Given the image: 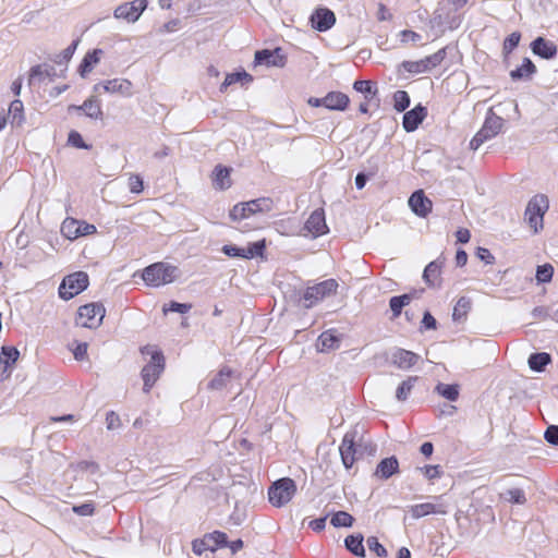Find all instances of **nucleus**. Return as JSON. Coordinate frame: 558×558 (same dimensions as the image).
<instances>
[{"label":"nucleus","instance_id":"1","mask_svg":"<svg viewBox=\"0 0 558 558\" xmlns=\"http://www.w3.org/2000/svg\"><path fill=\"white\" fill-rule=\"evenodd\" d=\"M179 272L177 266L158 262L143 269L142 279L147 286L158 288L177 280Z\"/></svg>","mask_w":558,"mask_h":558},{"label":"nucleus","instance_id":"2","mask_svg":"<svg viewBox=\"0 0 558 558\" xmlns=\"http://www.w3.org/2000/svg\"><path fill=\"white\" fill-rule=\"evenodd\" d=\"M143 354H150V361L142 369V378L144 381V392H149L161 373L165 369V357L160 351H156L150 345L142 349Z\"/></svg>","mask_w":558,"mask_h":558},{"label":"nucleus","instance_id":"3","mask_svg":"<svg viewBox=\"0 0 558 558\" xmlns=\"http://www.w3.org/2000/svg\"><path fill=\"white\" fill-rule=\"evenodd\" d=\"M295 493V482L290 477H282L270 485L268 500L272 506L280 508L290 502Z\"/></svg>","mask_w":558,"mask_h":558},{"label":"nucleus","instance_id":"4","mask_svg":"<svg viewBox=\"0 0 558 558\" xmlns=\"http://www.w3.org/2000/svg\"><path fill=\"white\" fill-rule=\"evenodd\" d=\"M504 126V119L496 116L490 109L486 116L483 126L470 142V149H478L485 142L495 137Z\"/></svg>","mask_w":558,"mask_h":558},{"label":"nucleus","instance_id":"5","mask_svg":"<svg viewBox=\"0 0 558 558\" xmlns=\"http://www.w3.org/2000/svg\"><path fill=\"white\" fill-rule=\"evenodd\" d=\"M88 275L84 271H76L63 278L59 287V296L69 301L83 292L88 287Z\"/></svg>","mask_w":558,"mask_h":558},{"label":"nucleus","instance_id":"6","mask_svg":"<svg viewBox=\"0 0 558 558\" xmlns=\"http://www.w3.org/2000/svg\"><path fill=\"white\" fill-rule=\"evenodd\" d=\"M547 209L548 199L543 194L535 195L529 202L524 213V218L534 232H537L543 228V217Z\"/></svg>","mask_w":558,"mask_h":558},{"label":"nucleus","instance_id":"7","mask_svg":"<svg viewBox=\"0 0 558 558\" xmlns=\"http://www.w3.org/2000/svg\"><path fill=\"white\" fill-rule=\"evenodd\" d=\"M338 282L335 279L324 280L313 287H308L303 294V305L305 308L313 307L323 299L337 292Z\"/></svg>","mask_w":558,"mask_h":558},{"label":"nucleus","instance_id":"8","mask_svg":"<svg viewBox=\"0 0 558 558\" xmlns=\"http://www.w3.org/2000/svg\"><path fill=\"white\" fill-rule=\"evenodd\" d=\"M271 209V201L269 198H257L252 199L246 203H240L233 206V208L229 213V217L233 221H239L245 218H248L250 216L263 213V211H269Z\"/></svg>","mask_w":558,"mask_h":558},{"label":"nucleus","instance_id":"9","mask_svg":"<svg viewBox=\"0 0 558 558\" xmlns=\"http://www.w3.org/2000/svg\"><path fill=\"white\" fill-rule=\"evenodd\" d=\"M446 48H441L437 52L418 61H403L401 66L411 74L424 73L439 65L446 58Z\"/></svg>","mask_w":558,"mask_h":558},{"label":"nucleus","instance_id":"10","mask_svg":"<svg viewBox=\"0 0 558 558\" xmlns=\"http://www.w3.org/2000/svg\"><path fill=\"white\" fill-rule=\"evenodd\" d=\"M105 312V307L100 303L85 304L78 308L77 324L86 328L97 327L101 324Z\"/></svg>","mask_w":558,"mask_h":558},{"label":"nucleus","instance_id":"11","mask_svg":"<svg viewBox=\"0 0 558 558\" xmlns=\"http://www.w3.org/2000/svg\"><path fill=\"white\" fill-rule=\"evenodd\" d=\"M147 0H134L125 2L116 8L113 16L117 20H124L129 23H135L147 8Z\"/></svg>","mask_w":558,"mask_h":558},{"label":"nucleus","instance_id":"12","mask_svg":"<svg viewBox=\"0 0 558 558\" xmlns=\"http://www.w3.org/2000/svg\"><path fill=\"white\" fill-rule=\"evenodd\" d=\"M354 438V432L345 433L339 447L341 460L345 469L352 468L355 460L357 459V454H360L359 448L361 445L356 446Z\"/></svg>","mask_w":558,"mask_h":558},{"label":"nucleus","instance_id":"13","mask_svg":"<svg viewBox=\"0 0 558 558\" xmlns=\"http://www.w3.org/2000/svg\"><path fill=\"white\" fill-rule=\"evenodd\" d=\"M61 231L68 239H76L82 235H89L96 233L97 229L94 225L80 222L75 219H66L63 221Z\"/></svg>","mask_w":558,"mask_h":558},{"label":"nucleus","instance_id":"14","mask_svg":"<svg viewBox=\"0 0 558 558\" xmlns=\"http://www.w3.org/2000/svg\"><path fill=\"white\" fill-rule=\"evenodd\" d=\"M287 61L286 56L282 53L281 48H276L274 50L263 49L255 52L254 62L256 65H267V66H284Z\"/></svg>","mask_w":558,"mask_h":558},{"label":"nucleus","instance_id":"15","mask_svg":"<svg viewBox=\"0 0 558 558\" xmlns=\"http://www.w3.org/2000/svg\"><path fill=\"white\" fill-rule=\"evenodd\" d=\"M132 86L131 81L126 78H113L96 84L94 90L98 92L101 87L106 93L131 97L133 95Z\"/></svg>","mask_w":558,"mask_h":558},{"label":"nucleus","instance_id":"16","mask_svg":"<svg viewBox=\"0 0 558 558\" xmlns=\"http://www.w3.org/2000/svg\"><path fill=\"white\" fill-rule=\"evenodd\" d=\"M304 230L307 231L312 235V238H318L328 232L324 209H315L310 215V217L305 221Z\"/></svg>","mask_w":558,"mask_h":558},{"label":"nucleus","instance_id":"17","mask_svg":"<svg viewBox=\"0 0 558 558\" xmlns=\"http://www.w3.org/2000/svg\"><path fill=\"white\" fill-rule=\"evenodd\" d=\"M311 22L318 32H326L335 25L336 15L327 8H319L312 14Z\"/></svg>","mask_w":558,"mask_h":558},{"label":"nucleus","instance_id":"18","mask_svg":"<svg viewBox=\"0 0 558 558\" xmlns=\"http://www.w3.org/2000/svg\"><path fill=\"white\" fill-rule=\"evenodd\" d=\"M409 206L416 216L424 218L430 213L433 204L424 192L418 190L410 196Z\"/></svg>","mask_w":558,"mask_h":558},{"label":"nucleus","instance_id":"19","mask_svg":"<svg viewBox=\"0 0 558 558\" xmlns=\"http://www.w3.org/2000/svg\"><path fill=\"white\" fill-rule=\"evenodd\" d=\"M530 48L534 54L546 60H550L557 54L555 43L541 36L531 43Z\"/></svg>","mask_w":558,"mask_h":558},{"label":"nucleus","instance_id":"20","mask_svg":"<svg viewBox=\"0 0 558 558\" xmlns=\"http://www.w3.org/2000/svg\"><path fill=\"white\" fill-rule=\"evenodd\" d=\"M427 114V109L422 106L417 105L410 111H407L403 116L402 126L407 132H413L415 131L418 125L423 122Z\"/></svg>","mask_w":558,"mask_h":558},{"label":"nucleus","instance_id":"21","mask_svg":"<svg viewBox=\"0 0 558 558\" xmlns=\"http://www.w3.org/2000/svg\"><path fill=\"white\" fill-rule=\"evenodd\" d=\"M410 512L414 519H420L428 514H446L448 511L441 502H424L411 506Z\"/></svg>","mask_w":558,"mask_h":558},{"label":"nucleus","instance_id":"22","mask_svg":"<svg viewBox=\"0 0 558 558\" xmlns=\"http://www.w3.org/2000/svg\"><path fill=\"white\" fill-rule=\"evenodd\" d=\"M77 110V111H84L86 117L94 119V120H100L102 119V110H101V102L100 100L92 96L88 99H86L81 106L72 105L69 107V110Z\"/></svg>","mask_w":558,"mask_h":558},{"label":"nucleus","instance_id":"23","mask_svg":"<svg viewBox=\"0 0 558 558\" xmlns=\"http://www.w3.org/2000/svg\"><path fill=\"white\" fill-rule=\"evenodd\" d=\"M397 473H399V461L395 456H391L379 461L374 476L379 480H388Z\"/></svg>","mask_w":558,"mask_h":558},{"label":"nucleus","instance_id":"24","mask_svg":"<svg viewBox=\"0 0 558 558\" xmlns=\"http://www.w3.org/2000/svg\"><path fill=\"white\" fill-rule=\"evenodd\" d=\"M418 359L420 356L416 353L404 349H397L392 353V363L402 369L412 367Z\"/></svg>","mask_w":558,"mask_h":558},{"label":"nucleus","instance_id":"25","mask_svg":"<svg viewBox=\"0 0 558 558\" xmlns=\"http://www.w3.org/2000/svg\"><path fill=\"white\" fill-rule=\"evenodd\" d=\"M349 101V97L340 92H330L323 97L324 107L330 110H344Z\"/></svg>","mask_w":558,"mask_h":558},{"label":"nucleus","instance_id":"26","mask_svg":"<svg viewBox=\"0 0 558 558\" xmlns=\"http://www.w3.org/2000/svg\"><path fill=\"white\" fill-rule=\"evenodd\" d=\"M102 53L104 51L101 49H94L84 56L78 66V72L82 77H86V75L93 71L94 66L99 63Z\"/></svg>","mask_w":558,"mask_h":558},{"label":"nucleus","instance_id":"27","mask_svg":"<svg viewBox=\"0 0 558 558\" xmlns=\"http://www.w3.org/2000/svg\"><path fill=\"white\" fill-rule=\"evenodd\" d=\"M535 72V64L531 61L530 58H524L521 66L510 72V77L512 81L530 80Z\"/></svg>","mask_w":558,"mask_h":558},{"label":"nucleus","instance_id":"28","mask_svg":"<svg viewBox=\"0 0 558 558\" xmlns=\"http://www.w3.org/2000/svg\"><path fill=\"white\" fill-rule=\"evenodd\" d=\"M214 186L218 190H227L231 186L230 169L218 165L214 170Z\"/></svg>","mask_w":558,"mask_h":558},{"label":"nucleus","instance_id":"29","mask_svg":"<svg viewBox=\"0 0 558 558\" xmlns=\"http://www.w3.org/2000/svg\"><path fill=\"white\" fill-rule=\"evenodd\" d=\"M8 119L13 126H21L24 123V106L20 99H15L10 104Z\"/></svg>","mask_w":558,"mask_h":558},{"label":"nucleus","instance_id":"30","mask_svg":"<svg viewBox=\"0 0 558 558\" xmlns=\"http://www.w3.org/2000/svg\"><path fill=\"white\" fill-rule=\"evenodd\" d=\"M56 75V70L51 65H35L29 72V84H34L36 81L41 82L45 78L52 81Z\"/></svg>","mask_w":558,"mask_h":558},{"label":"nucleus","instance_id":"31","mask_svg":"<svg viewBox=\"0 0 558 558\" xmlns=\"http://www.w3.org/2000/svg\"><path fill=\"white\" fill-rule=\"evenodd\" d=\"M466 1L468 0H444L440 3V8L437 10L438 17L447 21L449 19V14L462 9L466 4Z\"/></svg>","mask_w":558,"mask_h":558},{"label":"nucleus","instance_id":"32","mask_svg":"<svg viewBox=\"0 0 558 558\" xmlns=\"http://www.w3.org/2000/svg\"><path fill=\"white\" fill-rule=\"evenodd\" d=\"M232 376L231 368L225 366L222 367L208 383V388L211 390H220L225 388L230 381Z\"/></svg>","mask_w":558,"mask_h":558},{"label":"nucleus","instance_id":"33","mask_svg":"<svg viewBox=\"0 0 558 558\" xmlns=\"http://www.w3.org/2000/svg\"><path fill=\"white\" fill-rule=\"evenodd\" d=\"M363 541L364 538L362 534L349 535L344 539V545L345 548L353 555L357 557H364L365 548L363 546Z\"/></svg>","mask_w":558,"mask_h":558},{"label":"nucleus","instance_id":"34","mask_svg":"<svg viewBox=\"0 0 558 558\" xmlns=\"http://www.w3.org/2000/svg\"><path fill=\"white\" fill-rule=\"evenodd\" d=\"M20 357V351L13 345H2L0 350V365L14 367Z\"/></svg>","mask_w":558,"mask_h":558},{"label":"nucleus","instance_id":"35","mask_svg":"<svg viewBox=\"0 0 558 558\" xmlns=\"http://www.w3.org/2000/svg\"><path fill=\"white\" fill-rule=\"evenodd\" d=\"M551 362L550 354L546 352L533 353L529 357V366L532 371L542 372Z\"/></svg>","mask_w":558,"mask_h":558},{"label":"nucleus","instance_id":"36","mask_svg":"<svg viewBox=\"0 0 558 558\" xmlns=\"http://www.w3.org/2000/svg\"><path fill=\"white\" fill-rule=\"evenodd\" d=\"M340 339L330 331L323 332L318 338L317 347L320 351L333 350L339 347Z\"/></svg>","mask_w":558,"mask_h":558},{"label":"nucleus","instance_id":"37","mask_svg":"<svg viewBox=\"0 0 558 558\" xmlns=\"http://www.w3.org/2000/svg\"><path fill=\"white\" fill-rule=\"evenodd\" d=\"M471 310V301L469 298L466 296H461L454 307H453V312H452V318L453 320L458 322V320H462L466 317L469 311Z\"/></svg>","mask_w":558,"mask_h":558},{"label":"nucleus","instance_id":"38","mask_svg":"<svg viewBox=\"0 0 558 558\" xmlns=\"http://www.w3.org/2000/svg\"><path fill=\"white\" fill-rule=\"evenodd\" d=\"M435 391L439 396H441L442 398H445L449 401H456L459 398V386L456 384L448 385V384L439 383L435 387Z\"/></svg>","mask_w":558,"mask_h":558},{"label":"nucleus","instance_id":"39","mask_svg":"<svg viewBox=\"0 0 558 558\" xmlns=\"http://www.w3.org/2000/svg\"><path fill=\"white\" fill-rule=\"evenodd\" d=\"M252 81H253L252 75L245 71L230 73V74H227L223 83L220 86V90L225 92L229 86L233 85L236 82L243 83V82H252Z\"/></svg>","mask_w":558,"mask_h":558},{"label":"nucleus","instance_id":"40","mask_svg":"<svg viewBox=\"0 0 558 558\" xmlns=\"http://www.w3.org/2000/svg\"><path fill=\"white\" fill-rule=\"evenodd\" d=\"M353 88L356 92L364 94V97L367 101H371L377 94L375 83L372 81H355Z\"/></svg>","mask_w":558,"mask_h":558},{"label":"nucleus","instance_id":"41","mask_svg":"<svg viewBox=\"0 0 558 558\" xmlns=\"http://www.w3.org/2000/svg\"><path fill=\"white\" fill-rule=\"evenodd\" d=\"M417 376H410L408 379L403 380L400 386L397 388L396 398L399 401H405L411 393L415 383L417 381Z\"/></svg>","mask_w":558,"mask_h":558},{"label":"nucleus","instance_id":"42","mask_svg":"<svg viewBox=\"0 0 558 558\" xmlns=\"http://www.w3.org/2000/svg\"><path fill=\"white\" fill-rule=\"evenodd\" d=\"M412 300L411 294H402L392 296L389 301L390 310L395 317L399 316L401 314V311L403 306L408 305Z\"/></svg>","mask_w":558,"mask_h":558},{"label":"nucleus","instance_id":"43","mask_svg":"<svg viewBox=\"0 0 558 558\" xmlns=\"http://www.w3.org/2000/svg\"><path fill=\"white\" fill-rule=\"evenodd\" d=\"M354 518L345 511H338L333 513L330 520V523L335 527H350L352 526Z\"/></svg>","mask_w":558,"mask_h":558},{"label":"nucleus","instance_id":"44","mask_svg":"<svg viewBox=\"0 0 558 558\" xmlns=\"http://www.w3.org/2000/svg\"><path fill=\"white\" fill-rule=\"evenodd\" d=\"M205 536H206V542L211 544V547H210L211 551L216 550L217 547L228 546V536L223 532L215 531Z\"/></svg>","mask_w":558,"mask_h":558},{"label":"nucleus","instance_id":"45","mask_svg":"<svg viewBox=\"0 0 558 558\" xmlns=\"http://www.w3.org/2000/svg\"><path fill=\"white\" fill-rule=\"evenodd\" d=\"M441 263L439 259L430 262L424 269L423 278L428 284H433L434 279H436L440 274Z\"/></svg>","mask_w":558,"mask_h":558},{"label":"nucleus","instance_id":"46","mask_svg":"<svg viewBox=\"0 0 558 558\" xmlns=\"http://www.w3.org/2000/svg\"><path fill=\"white\" fill-rule=\"evenodd\" d=\"M410 106V96L405 90H397L393 95V108L403 112Z\"/></svg>","mask_w":558,"mask_h":558},{"label":"nucleus","instance_id":"47","mask_svg":"<svg viewBox=\"0 0 558 558\" xmlns=\"http://www.w3.org/2000/svg\"><path fill=\"white\" fill-rule=\"evenodd\" d=\"M554 275V268L550 264H544L537 267L536 269V280L538 282L545 283L549 282Z\"/></svg>","mask_w":558,"mask_h":558},{"label":"nucleus","instance_id":"48","mask_svg":"<svg viewBox=\"0 0 558 558\" xmlns=\"http://www.w3.org/2000/svg\"><path fill=\"white\" fill-rule=\"evenodd\" d=\"M506 499L512 504L523 505L526 501L525 494L520 488H511L506 492Z\"/></svg>","mask_w":558,"mask_h":558},{"label":"nucleus","instance_id":"49","mask_svg":"<svg viewBox=\"0 0 558 558\" xmlns=\"http://www.w3.org/2000/svg\"><path fill=\"white\" fill-rule=\"evenodd\" d=\"M264 250H265L264 241H257V242L250 244L247 248H244L245 259H251L255 256L262 255Z\"/></svg>","mask_w":558,"mask_h":558},{"label":"nucleus","instance_id":"50","mask_svg":"<svg viewBox=\"0 0 558 558\" xmlns=\"http://www.w3.org/2000/svg\"><path fill=\"white\" fill-rule=\"evenodd\" d=\"M367 547L371 551H374L378 557H386V548L378 542L377 537L371 536L366 541Z\"/></svg>","mask_w":558,"mask_h":558},{"label":"nucleus","instance_id":"51","mask_svg":"<svg viewBox=\"0 0 558 558\" xmlns=\"http://www.w3.org/2000/svg\"><path fill=\"white\" fill-rule=\"evenodd\" d=\"M521 34L514 32L510 34L504 41V51L510 53L520 43Z\"/></svg>","mask_w":558,"mask_h":558},{"label":"nucleus","instance_id":"52","mask_svg":"<svg viewBox=\"0 0 558 558\" xmlns=\"http://www.w3.org/2000/svg\"><path fill=\"white\" fill-rule=\"evenodd\" d=\"M121 418L114 411H109L106 415V427L109 430H114L120 428Z\"/></svg>","mask_w":558,"mask_h":558},{"label":"nucleus","instance_id":"53","mask_svg":"<svg viewBox=\"0 0 558 558\" xmlns=\"http://www.w3.org/2000/svg\"><path fill=\"white\" fill-rule=\"evenodd\" d=\"M222 253L226 254L229 257H241L245 258V251L244 248L238 247L232 244H226L221 248Z\"/></svg>","mask_w":558,"mask_h":558},{"label":"nucleus","instance_id":"54","mask_svg":"<svg viewBox=\"0 0 558 558\" xmlns=\"http://www.w3.org/2000/svg\"><path fill=\"white\" fill-rule=\"evenodd\" d=\"M544 438L548 444L558 446V425H549L544 433Z\"/></svg>","mask_w":558,"mask_h":558},{"label":"nucleus","instance_id":"55","mask_svg":"<svg viewBox=\"0 0 558 558\" xmlns=\"http://www.w3.org/2000/svg\"><path fill=\"white\" fill-rule=\"evenodd\" d=\"M68 142L77 148L88 149L89 146L85 144L82 135L76 131H71L68 137Z\"/></svg>","mask_w":558,"mask_h":558},{"label":"nucleus","instance_id":"56","mask_svg":"<svg viewBox=\"0 0 558 558\" xmlns=\"http://www.w3.org/2000/svg\"><path fill=\"white\" fill-rule=\"evenodd\" d=\"M143 179L137 174H132L129 179V189L132 193L138 194L143 191Z\"/></svg>","mask_w":558,"mask_h":558},{"label":"nucleus","instance_id":"57","mask_svg":"<svg viewBox=\"0 0 558 558\" xmlns=\"http://www.w3.org/2000/svg\"><path fill=\"white\" fill-rule=\"evenodd\" d=\"M72 510L74 513H76L78 515L88 517V515H93V513L95 511V507H94L93 502H85L80 506H74L72 508Z\"/></svg>","mask_w":558,"mask_h":558},{"label":"nucleus","instance_id":"58","mask_svg":"<svg viewBox=\"0 0 558 558\" xmlns=\"http://www.w3.org/2000/svg\"><path fill=\"white\" fill-rule=\"evenodd\" d=\"M192 308V305L191 304H187V303H179V302H175V301H171L169 303V307H163V312L166 313L167 311H171V312H175V313H181V314H185L187 313Z\"/></svg>","mask_w":558,"mask_h":558},{"label":"nucleus","instance_id":"59","mask_svg":"<svg viewBox=\"0 0 558 558\" xmlns=\"http://www.w3.org/2000/svg\"><path fill=\"white\" fill-rule=\"evenodd\" d=\"M192 547H193L194 554H196V555H202L206 550L211 551V548H210L211 544L206 542V536H204L203 539L194 541Z\"/></svg>","mask_w":558,"mask_h":558},{"label":"nucleus","instance_id":"60","mask_svg":"<svg viewBox=\"0 0 558 558\" xmlns=\"http://www.w3.org/2000/svg\"><path fill=\"white\" fill-rule=\"evenodd\" d=\"M424 471V475L428 480L438 478L441 475L440 466L439 465H426L422 469Z\"/></svg>","mask_w":558,"mask_h":558},{"label":"nucleus","instance_id":"61","mask_svg":"<svg viewBox=\"0 0 558 558\" xmlns=\"http://www.w3.org/2000/svg\"><path fill=\"white\" fill-rule=\"evenodd\" d=\"M401 35V41L402 43H409V41H412V43H416L418 40H421L422 36L413 31H402L400 33Z\"/></svg>","mask_w":558,"mask_h":558},{"label":"nucleus","instance_id":"62","mask_svg":"<svg viewBox=\"0 0 558 558\" xmlns=\"http://www.w3.org/2000/svg\"><path fill=\"white\" fill-rule=\"evenodd\" d=\"M476 255L481 260L485 262L486 264H492L495 259V257L489 252V250H487L485 247H478Z\"/></svg>","mask_w":558,"mask_h":558},{"label":"nucleus","instance_id":"63","mask_svg":"<svg viewBox=\"0 0 558 558\" xmlns=\"http://www.w3.org/2000/svg\"><path fill=\"white\" fill-rule=\"evenodd\" d=\"M326 520H327V517L314 519V520L310 521L308 526L315 532H320L326 526Z\"/></svg>","mask_w":558,"mask_h":558},{"label":"nucleus","instance_id":"64","mask_svg":"<svg viewBox=\"0 0 558 558\" xmlns=\"http://www.w3.org/2000/svg\"><path fill=\"white\" fill-rule=\"evenodd\" d=\"M74 357L77 361H83L87 355V343H78L73 351Z\"/></svg>","mask_w":558,"mask_h":558}]
</instances>
